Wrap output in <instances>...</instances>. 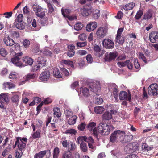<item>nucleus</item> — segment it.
I'll list each match as a JSON object with an SVG mask.
<instances>
[{
    "instance_id": "33",
    "label": "nucleus",
    "mask_w": 158,
    "mask_h": 158,
    "mask_svg": "<svg viewBox=\"0 0 158 158\" xmlns=\"http://www.w3.org/2000/svg\"><path fill=\"white\" fill-rule=\"evenodd\" d=\"M60 153L59 148L57 147H56L53 150V158H58Z\"/></svg>"
},
{
    "instance_id": "62",
    "label": "nucleus",
    "mask_w": 158,
    "mask_h": 158,
    "mask_svg": "<svg viewBox=\"0 0 158 158\" xmlns=\"http://www.w3.org/2000/svg\"><path fill=\"white\" fill-rule=\"evenodd\" d=\"M14 47L16 50L21 51L20 46L19 44L14 42Z\"/></svg>"
},
{
    "instance_id": "59",
    "label": "nucleus",
    "mask_w": 158,
    "mask_h": 158,
    "mask_svg": "<svg viewBox=\"0 0 158 158\" xmlns=\"http://www.w3.org/2000/svg\"><path fill=\"white\" fill-rule=\"evenodd\" d=\"M86 126V124L85 123H83L80 124L78 127V128L79 130L80 131H83L84 129Z\"/></svg>"
},
{
    "instance_id": "22",
    "label": "nucleus",
    "mask_w": 158,
    "mask_h": 158,
    "mask_svg": "<svg viewBox=\"0 0 158 158\" xmlns=\"http://www.w3.org/2000/svg\"><path fill=\"white\" fill-rule=\"evenodd\" d=\"M53 76L56 78H62L63 77V74L60 71L58 68L55 67L53 70Z\"/></svg>"
},
{
    "instance_id": "31",
    "label": "nucleus",
    "mask_w": 158,
    "mask_h": 158,
    "mask_svg": "<svg viewBox=\"0 0 158 158\" xmlns=\"http://www.w3.org/2000/svg\"><path fill=\"white\" fill-rule=\"evenodd\" d=\"M11 101L13 103L17 105L19 102V96L16 94L14 95L11 98Z\"/></svg>"
},
{
    "instance_id": "43",
    "label": "nucleus",
    "mask_w": 158,
    "mask_h": 158,
    "mask_svg": "<svg viewBox=\"0 0 158 158\" xmlns=\"http://www.w3.org/2000/svg\"><path fill=\"white\" fill-rule=\"evenodd\" d=\"M41 130L40 129L37 130L32 135V137L34 139L39 138L40 137Z\"/></svg>"
},
{
    "instance_id": "1",
    "label": "nucleus",
    "mask_w": 158,
    "mask_h": 158,
    "mask_svg": "<svg viewBox=\"0 0 158 158\" xmlns=\"http://www.w3.org/2000/svg\"><path fill=\"white\" fill-rule=\"evenodd\" d=\"M23 53L22 52L15 53L11 59V61L15 66L19 67L24 66L21 60L24 62L26 64L30 65H31L33 62V60L28 56H26L22 58Z\"/></svg>"
},
{
    "instance_id": "51",
    "label": "nucleus",
    "mask_w": 158,
    "mask_h": 158,
    "mask_svg": "<svg viewBox=\"0 0 158 158\" xmlns=\"http://www.w3.org/2000/svg\"><path fill=\"white\" fill-rule=\"evenodd\" d=\"M15 26L17 29H19L23 30L25 28L24 25L21 22H18V23L16 24Z\"/></svg>"
},
{
    "instance_id": "25",
    "label": "nucleus",
    "mask_w": 158,
    "mask_h": 158,
    "mask_svg": "<svg viewBox=\"0 0 158 158\" xmlns=\"http://www.w3.org/2000/svg\"><path fill=\"white\" fill-rule=\"evenodd\" d=\"M0 99L1 101H3L6 103L9 102V96L7 93H2L0 94Z\"/></svg>"
},
{
    "instance_id": "58",
    "label": "nucleus",
    "mask_w": 158,
    "mask_h": 158,
    "mask_svg": "<svg viewBox=\"0 0 158 158\" xmlns=\"http://www.w3.org/2000/svg\"><path fill=\"white\" fill-rule=\"evenodd\" d=\"M11 36L12 37L16 39L18 38L19 37V33L17 31H14L12 32Z\"/></svg>"
},
{
    "instance_id": "44",
    "label": "nucleus",
    "mask_w": 158,
    "mask_h": 158,
    "mask_svg": "<svg viewBox=\"0 0 158 158\" xmlns=\"http://www.w3.org/2000/svg\"><path fill=\"white\" fill-rule=\"evenodd\" d=\"M47 4L48 10V13H51L54 11V8L51 3L48 2H47Z\"/></svg>"
},
{
    "instance_id": "5",
    "label": "nucleus",
    "mask_w": 158,
    "mask_h": 158,
    "mask_svg": "<svg viewBox=\"0 0 158 158\" xmlns=\"http://www.w3.org/2000/svg\"><path fill=\"white\" fill-rule=\"evenodd\" d=\"M118 55V53L116 51L110 53L107 52L105 53L104 59L106 61L110 62L114 60Z\"/></svg>"
},
{
    "instance_id": "39",
    "label": "nucleus",
    "mask_w": 158,
    "mask_h": 158,
    "mask_svg": "<svg viewBox=\"0 0 158 158\" xmlns=\"http://www.w3.org/2000/svg\"><path fill=\"white\" fill-rule=\"evenodd\" d=\"M83 27V25L80 22L77 23L74 26V29L77 31H79Z\"/></svg>"
},
{
    "instance_id": "29",
    "label": "nucleus",
    "mask_w": 158,
    "mask_h": 158,
    "mask_svg": "<svg viewBox=\"0 0 158 158\" xmlns=\"http://www.w3.org/2000/svg\"><path fill=\"white\" fill-rule=\"evenodd\" d=\"M51 49L49 47L45 48L41 52L44 55L46 56H50L52 55V52L50 50Z\"/></svg>"
},
{
    "instance_id": "14",
    "label": "nucleus",
    "mask_w": 158,
    "mask_h": 158,
    "mask_svg": "<svg viewBox=\"0 0 158 158\" xmlns=\"http://www.w3.org/2000/svg\"><path fill=\"white\" fill-rule=\"evenodd\" d=\"M107 32V31L106 29L103 27H101L97 29L96 35L98 37L101 39L103 38L106 35Z\"/></svg>"
},
{
    "instance_id": "55",
    "label": "nucleus",
    "mask_w": 158,
    "mask_h": 158,
    "mask_svg": "<svg viewBox=\"0 0 158 158\" xmlns=\"http://www.w3.org/2000/svg\"><path fill=\"white\" fill-rule=\"evenodd\" d=\"M30 44V42L29 40L25 39L23 40V45L25 48L29 47Z\"/></svg>"
},
{
    "instance_id": "64",
    "label": "nucleus",
    "mask_w": 158,
    "mask_h": 158,
    "mask_svg": "<svg viewBox=\"0 0 158 158\" xmlns=\"http://www.w3.org/2000/svg\"><path fill=\"white\" fill-rule=\"evenodd\" d=\"M86 59L89 63H91L93 61V59L92 56L90 54L87 55L86 56Z\"/></svg>"
},
{
    "instance_id": "28",
    "label": "nucleus",
    "mask_w": 158,
    "mask_h": 158,
    "mask_svg": "<svg viewBox=\"0 0 158 158\" xmlns=\"http://www.w3.org/2000/svg\"><path fill=\"white\" fill-rule=\"evenodd\" d=\"M61 12L63 16L66 18L71 13V10L70 9L67 8L65 9L62 8Z\"/></svg>"
},
{
    "instance_id": "49",
    "label": "nucleus",
    "mask_w": 158,
    "mask_h": 158,
    "mask_svg": "<svg viewBox=\"0 0 158 158\" xmlns=\"http://www.w3.org/2000/svg\"><path fill=\"white\" fill-rule=\"evenodd\" d=\"M8 54L7 51L5 48H2L0 49V54L3 57L6 56Z\"/></svg>"
},
{
    "instance_id": "7",
    "label": "nucleus",
    "mask_w": 158,
    "mask_h": 158,
    "mask_svg": "<svg viewBox=\"0 0 158 158\" xmlns=\"http://www.w3.org/2000/svg\"><path fill=\"white\" fill-rule=\"evenodd\" d=\"M138 147V144L136 143H130L125 147V149L128 153H132L137 150Z\"/></svg>"
},
{
    "instance_id": "53",
    "label": "nucleus",
    "mask_w": 158,
    "mask_h": 158,
    "mask_svg": "<svg viewBox=\"0 0 158 158\" xmlns=\"http://www.w3.org/2000/svg\"><path fill=\"white\" fill-rule=\"evenodd\" d=\"M77 132L76 131L73 129H69L66 131L65 133L66 134H70L75 135Z\"/></svg>"
},
{
    "instance_id": "45",
    "label": "nucleus",
    "mask_w": 158,
    "mask_h": 158,
    "mask_svg": "<svg viewBox=\"0 0 158 158\" xmlns=\"http://www.w3.org/2000/svg\"><path fill=\"white\" fill-rule=\"evenodd\" d=\"M72 154L70 151H65L63 153L62 158H71Z\"/></svg>"
},
{
    "instance_id": "52",
    "label": "nucleus",
    "mask_w": 158,
    "mask_h": 158,
    "mask_svg": "<svg viewBox=\"0 0 158 158\" xmlns=\"http://www.w3.org/2000/svg\"><path fill=\"white\" fill-rule=\"evenodd\" d=\"M139 59H142L145 64L148 63L147 59L143 53L141 52L139 53Z\"/></svg>"
},
{
    "instance_id": "32",
    "label": "nucleus",
    "mask_w": 158,
    "mask_h": 158,
    "mask_svg": "<svg viewBox=\"0 0 158 158\" xmlns=\"http://www.w3.org/2000/svg\"><path fill=\"white\" fill-rule=\"evenodd\" d=\"M104 108L102 106H98L94 108V110L97 114H101L104 110Z\"/></svg>"
},
{
    "instance_id": "6",
    "label": "nucleus",
    "mask_w": 158,
    "mask_h": 158,
    "mask_svg": "<svg viewBox=\"0 0 158 158\" xmlns=\"http://www.w3.org/2000/svg\"><path fill=\"white\" fill-rule=\"evenodd\" d=\"M119 140L122 143H125L131 141L133 139V136L132 135H125L124 131H122Z\"/></svg>"
},
{
    "instance_id": "4",
    "label": "nucleus",
    "mask_w": 158,
    "mask_h": 158,
    "mask_svg": "<svg viewBox=\"0 0 158 158\" xmlns=\"http://www.w3.org/2000/svg\"><path fill=\"white\" fill-rule=\"evenodd\" d=\"M96 125V123L94 122H90L88 124L86 127L88 130L91 131L92 134L96 138H98V128L95 127Z\"/></svg>"
},
{
    "instance_id": "15",
    "label": "nucleus",
    "mask_w": 158,
    "mask_h": 158,
    "mask_svg": "<svg viewBox=\"0 0 158 158\" xmlns=\"http://www.w3.org/2000/svg\"><path fill=\"white\" fill-rule=\"evenodd\" d=\"M94 55L97 57H100L102 56L105 53V51L101 50L98 45H96L94 47Z\"/></svg>"
},
{
    "instance_id": "27",
    "label": "nucleus",
    "mask_w": 158,
    "mask_h": 158,
    "mask_svg": "<svg viewBox=\"0 0 158 158\" xmlns=\"http://www.w3.org/2000/svg\"><path fill=\"white\" fill-rule=\"evenodd\" d=\"M37 64L43 67L45 66L46 61L45 59L42 56L39 57L37 59Z\"/></svg>"
},
{
    "instance_id": "26",
    "label": "nucleus",
    "mask_w": 158,
    "mask_h": 158,
    "mask_svg": "<svg viewBox=\"0 0 158 158\" xmlns=\"http://www.w3.org/2000/svg\"><path fill=\"white\" fill-rule=\"evenodd\" d=\"M80 90L82 94L85 97H87L89 96L90 92L87 88H81Z\"/></svg>"
},
{
    "instance_id": "36",
    "label": "nucleus",
    "mask_w": 158,
    "mask_h": 158,
    "mask_svg": "<svg viewBox=\"0 0 158 158\" xmlns=\"http://www.w3.org/2000/svg\"><path fill=\"white\" fill-rule=\"evenodd\" d=\"M77 117L76 115H73L71 117L68 121V123L70 125L74 124L76 122Z\"/></svg>"
},
{
    "instance_id": "24",
    "label": "nucleus",
    "mask_w": 158,
    "mask_h": 158,
    "mask_svg": "<svg viewBox=\"0 0 158 158\" xmlns=\"http://www.w3.org/2000/svg\"><path fill=\"white\" fill-rule=\"evenodd\" d=\"M53 111L54 117L59 119V118H60L61 115V113L60 108L58 107L54 108Z\"/></svg>"
},
{
    "instance_id": "41",
    "label": "nucleus",
    "mask_w": 158,
    "mask_h": 158,
    "mask_svg": "<svg viewBox=\"0 0 158 158\" xmlns=\"http://www.w3.org/2000/svg\"><path fill=\"white\" fill-rule=\"evenodd\" d=\"M113 96L116 100L118 98V86H116L115 87H114L113 89Z\"/></svg>"
},
{
    "instance_id": "11",
    "label": "nucleus",
    "mask_w": 158,
    "mask_h": 158,
    "mask_svg": "<svg viewBox=\"0 0 158 158\" xmlns=\"http://www.w3.org/2000/svg\"><path fill=\"white\" fill-rule=\"evenodd\" d=\"M88 85L90 91L94 93H96L100 89L101 86L98 82H89Z\"/></svg>"
},
{
    "instance_id": "38",
    "label": "nucleus",
    "mask_w": 158,
    "mask_h": 158,
    "mask_svg": "<svg viewBox=\"0 0 158 158\" xmlns=\"http://www.w3.org/2000/svg\"><path fill=\"white\" fill-rule=\"evenodd\" d=\"M10 145H9L8 146L6 147L2 153V155L3 156L5 157L6 155L9 154L10 150Z\"/></svg>"
},
{
    "instance_id": "18",
    "label": "nucleus",
    "mask_w": 158,
    "mask_h": 158,
    "mask_svg": "<svg viewBox=\"0 0 158 158\" xmlns=\"http://www.w3.org/2000/svg\"><path fill=\"white\" fill-rule=\"evenodd\" d=\"M110 112L108 111L105 112L103 114L102 116V118L103 120H109L112 118V115L114 114V112L112 110H110Z\"/></svg>"
},
{
    "instance_id": "13",
    "label": "nucleus",
    "mask_w": 158,
    "mask_h": 158,
    "mask_svg": "<svg viewBox=\"0 0 158 158\" xmlns=\"http://www.w3.org/2000/svg\"><path fill=\"white\" fill-rule=\"evenodd\" d=\"M119 98L121 100H128L130 102L131 101V94L129 93L128 94L125 91H121L119 94Z\"/></svg>"
},
{
    "instance_id": "57",
    "label": "nucleus",
    "mask_w": 158,
    "mask_h": 158,
    "mask_svg": "<svg viewBox=\"0 0 158 158\" xmlns=\"http://www.w3.org/2000/svg\"><path fill=\"white\" fill-rule=\"evenodd\" d=\"M16 151L15 153V156L16 158H20L22 154V151Z\"/></svg>"
},
{
    "instance_id": "60",
    "label": "nucleus",
    "mask_w": 158,
    "mask_h": 158,
    "mask_svg": "<svg viewBox=\"0 0 158 158\" xmlns=\"http://www.w3.org/2000/svg\"><path fill=\"white\" fill-rule=\"evenodd\" d=\"M60 71L61 72L63 75L64 74L65 76H67L69 75V73L67 69L64 68H61L60 69Z\"/></svg>"
},
{
    "instance_id": "48",
    "label": "nucleus",
    "mask_w": 158,
    "mask_h": 158,
    "mask_svg": "<svg viewBox=\"0 0 158 158\" xmlns=\"http://www.w3.org/2000/svg\"><path fill=\"white\" fill-rule=\"evenodd\" d=\"M36 76L35 74H29L26 76L25 81H27L31 79H33Z\"/></svg>"
},
{
    "instance_id": "8",
    "label": "nucleus",
    "mask_w": 158,
    "mask_h": 158,
    "mask_svg": "<svg viewBox=\"0 0 158 158\" xmlns=\"http://www.w3.org/2000/svg\"><path fill=\"white\" fill-rule=\"evenodd\" d=\"M148 93L150 95L157 96L158 94V85L156 84H152L148 89Z\"/></svg>"
},
{
    "instance_id": "30",
    "label": "nucleus",
    "mask_w": 158,
    "mask_h": 158,
    "mask_svg": "<svg viewBox=\"0 0 158 158\" xmlns=\"http://www.w3.org/2000/svg\"><path fill=\"white\" fill-rule=\"evenodd\" d=\"M135 6V4L133 2H131L123 6V8L125 10H129L132 9Z\"/></svg>"
},
{
    "instance_id": "40",
    "label": "nucleus",
    "mask_w": 158,
    "mask_h": 158,
    "mask_svg": "<svg viewBox=\"0 0 158 158\" xmlns=\"http://www.w3.org/2000/svg\"><path fill=\"white\" fill-rule=\"evenodd\" d=\"M116 40L117 42L119 44H123L124 43L125 39L123 36H121L116 37Z\"/></svg>"
},
{
    "instance_id": "2",
    "label": "nucleus",
    "mask_w": 158,
    "mask_h": 158,
    "mask_svg": "<svg viewBox=\"0 0 158 158\" xmlns=\"http://www.w3.org/2000/svg\"><path fill=\"white\" fill-rule=\"evenodd\" d=\"M98 134L100 133L102 135H108L114 129L112 125H109L103 123H100L97 127Z\"/></svg>"
},
{
    "instance_id": "35",
    "label": "nucleus",
    "mask_w": 158,
    "mask_h": 158,
    "mask_svg": "<svg viewBox=\"0 0 158 158\" xmlns=\"http://www.w3.org/2000/svg\"><path fill=\"white\" fill-rule=\"evenodd\" d=\"M32 8L33 11L36 13L41 11L42 10L41 7L38 5L34 4L32 6Z\"/></svg>"
},
{
    "instance_id": "16",
    "label": "nucleus",
    "mask_w": 158,
    "mask_h": 158,
    "mask_svg": "<svg viewBox=\"0 0 158 158\" xmlns=\"http://www.w3.org/2000/svg\"><path fill=\"white\" fill-rule=\"evenodd\" d=\"M150 41L152 43L158 42V32L152 31L150 33L149 35Z\"/></svg>"
},
{
    "instance_id": "42",
    "label": "nucleus",
    "mask_w": 158,
    "mask_h": 158,
    "mask_svg": "<svg viewBox=\"0 0 158 158\" xmlns=\"http://www.w3.org/2000/svg\"><path fill=\"white\" fill-rule=\"evenodd\" d=\"M92 0H80L79 1V3L81 4H84L86 2L88 3L86 4V6H91L93 4Z\"/></svg>"
},
{
    "instance_id": "19",
    "label": "nucleus",
    "mask_w": 158,
    "mask_h": 158,
    "mask_svg": "<svg viewBox=\"0 0 158 158\" xmlns=\"http://www.w3.org/2000/svg\"><path fill=\"white\" fill-rule=\"evenodd\" d=\"M50 76V73L48 70L46 71L42 72L40 76V80L46 81L49 78Z\"/></svg>"
},
{
    "instance_id": "56",
    "label": "nucleus",
    "mask_w": 158,
    "mask_h": 158,
    "mask_svg": "<svg viewBox=\"0 0 158 158\" xmlns=\"http://www.w3.org/2000/svg\"><path fill=\"white\" fill-rule=\"evenodd\" d=\"M87 138L85 136L79 137L77 139V142L78 143H79L81 141V142H83V141L87 142Z\"/></svg>"
},
{
    "instance_id": "20",
    "label": "nucleus",
    "mask_w": 158,
    "mask_h": 158,
    "mask_svg": "<svg viewBox=\"0 0 158 158\" xmlns=\"http://www.w3.org/2000/svg\"><path fill=\"white\" fill-rule=\"evenodd\" d=\"M87 7H84L81 9V12L82 15L84 16L88 15L91 13L92 7L91 6H87Z\"/></svg>"
},
{
    "instance_id": "54",
    "label": "nucleus",
    "mask_w": 158,
    "mask_h": 158,
    "mask_svg": "<svg viewBox=\"0 0 158 158\" xmlns=\"http://www.w3.org/2000/svg\"><path fill=\"white\" fill-rule=\"evenodd\" d=\"M3 85V86H5V87H6V86H7L9 89H10L14 87V85L11 82L4 83Z\"/></svg>"
},
{
    "instance_id": "37",
    "label": "nucleus",
    "mask_w": 158,
    "mask_h": 158,
    "mask_svg": "<svg viewBox=\"0 0 158 158\" xmlns=\"http://www.w3.org/2000/svg\"><path fill=\"white\" fill-rule=\"evenodd\" d=\"M100 15V11L98 10L95 9L93 12V17L95 19H98Z\"/></svg>"
},
{
    "instance_id": "10",
    "label": "nucleus",
    "mask_w": 158,
    "mask_h": 158,
    "mask_svg": "<svg viewBox=\"0 0 158 158\" xmlns=\"http://www.w3.org/2000/svg\"><path fill=\"white\" fill-rule=\"evenodd\" d=\"M46 155L47 158H49L51 156V152L50 149L40 151L36 153L34 156V158H43Z\"/></svg>"
},
{
    "instance_id": "12",
    "label": "nucleus",
    "mask_w": 158,
    "mask_h": 158,
    "mask_svg": "<svg viewBox=\"0 0 158 158\" xmlns=\"http://www.w3.org/2000/svg\"><path fill=\"white\" fill-rule=\"evenodd\" d=\"M103 46L108 49H112L114 47V43L112 40L108 38L104 39L102 41Z\"/></svg>"
},
{
    "instance_id": "47",
    "label": "nucleus",
    "mask_w": 158,
    "mask_h": 158,
    "mask_svg": "<svg viewBox=\"0 0 158 158\" xmlns=\"http://www.w3.org/2000/svg\"><path fill=\"white\" fill-rule=\"evenodd\" d=\"M143 14V11L142 10H139L137 12L135 16L136 20H139Z\"/></svg>"
},
{
    "instance_id": "9",
    "label": "nucleus",
    "mask_w": 158,
    "mask_h": 158,
    "mask_svg": "<svg viewBox=\"0 0 158 158\" xmlns=\"http://www.w3.org/2000/svg\"><path fill=\"white\" fill-rule=\"evenodd\" d=\"M122 131L117 130L114 131L111 134L110 137V141L112 143H115L117 139H119L121 134Z\"/></svg>"
},
{
    "instance_id": "21",
    "label": "nucleus",
    "mask_w": 158,
    "mask_h": 158,
    "mask_svg": "<svg viewBox=\"0 0 158 158\" xmlns=\"http://www.w3.org/2000/svg\"><path fill=\"white\" fill-rule=\"evenodd\" d=\"M97 24L96 22H91L87 25L86 30L89 32L91 31L94 30L97 27Z\"/></svg>"
},
{
    "instance_id": "61",
    "label": "nucleus",
    "mask_w": 158,
    "mask_h": 158,
    "mask_svg": "<svg viewBox=\"0 0 158 158\" xmlns=\"http://www.w3.org/2000/svg\"><path fill=\"white\" fill-rule=\"evenodd\" d=\"M123 28H120L118 29L117 32V34L116 35V37H120L122 36V33L123 32Z\"/></svg>"
},
{
    "instance_id": "17",
    "label": "nucleus",
    "mask_w": 158,
    "mask_h": 158,
    "mask_svg": "<svg viewBox=\"0 0 158 158\" xmlns=\"http://www.w3.org/2000/svg\"><path fill=\"white\" fill-rule=\"evenodd\" d=\"M3 41L6 45L7 46L11 47L14 44V41L9 35H5L3 38Z\"/></svg>"
},
{
    "instance_id": "34",
    "label": "nucleus",
    "mask_w": 158,
    "mask_h": 158,
    "mask_svg": "<svg viewBox=\"0 0 158 158\" xmlns=\"http://www.w3.org/2000/svg\"><path fill=\"white\" fill-rule=\"evenodd\" d=\"M152 148L148 146L146 143H143L142 145V149L144 152H148L152 150Z\"/></svg>"
},
{
    "instance_id": "63",
    "label": "nucleus",
    "mask_w": 158,
    "mask_h": 158,
    "mask_svg": "<svg viewBox=\"0 0 158 158\" xmlns=\"http://www.w3.org/2000/svg\"><path fill=\"white\" fill-rule=\"evenodd\" d=\"M13 12V11L10 12H7L3 14V15H4V19L5 18H9L12 16V14Z\"/></svg>"
},
{
    "instance_id": "3",
    "label": "nucleus",
    "mask_w": 158,
    "mask_h": 158,
    "mask_svg": "<svg viewBox=\"0 0 158 158\" xmlns=\"http://www.w3.org/2000/svg\"><path fill=\"white\" fill-rule=\"evenodd\" d=\"M27 141V139L26 138H21L19 137H17L15 144L13 146V148H15L17 146L19 151H22L24 149Z\"/></svg>"
},
{
    "instance_id": "50",
    "label": "nucleus",
    "mask_w": 158,
    "mask_h": 158,
    "mask_svg": "<svg viewBox=\"0 0 158 158\" xmlns=\"http://www.w3.org/2000/svg\"><path fill=\"white\" fill-rule=\"evenodd\" d=\"M63 63L65 64L70 66L72 68L74 67L73 63L72 61L69 60H64L63 61Z\"/></svg>"
},
{
    "instance_id": "46",
    "label": "nucleus",
    "mask_w": 158,
    "mask_h": 158,
    "mask_svg": "<svg viewBox=\"0 0 158 158\" xmlns=\"http://www.w3.org/2000/svg\"><path fill=\"white\" fill-rule=\"evenodd\" d=\"M80 146V148L82 151L86 152L87 151V147L86 143L84 142H81Z\"/></svg>"
},
{
    "instance_id": "23",
    "label": "nucleus",
    "mask_w": 158,
    "mask_h": 158,
    "mask_svg": "<svg viewBox=\"0 0 158 158\" xmlns=\"http://www.w3.org/2000/svg\"><path fill=\"white\" fill-rule=\"evenodd\" d=\"M152 10L151 9L147 11L146 13L144 15L143 17V19L148 20L152 17Z\"/></svg>"
}]
</instances>
